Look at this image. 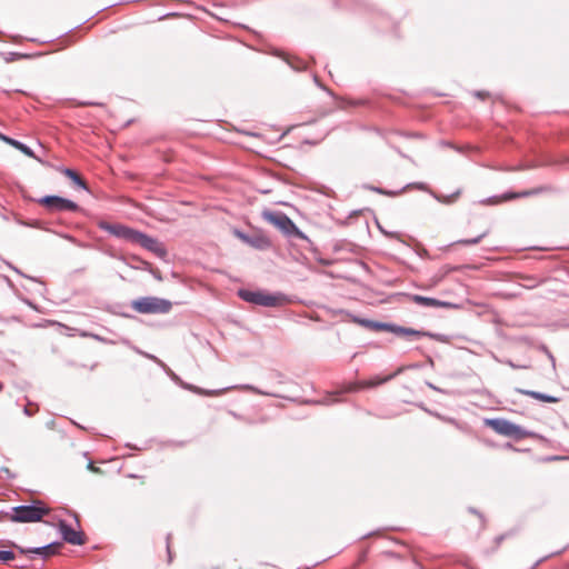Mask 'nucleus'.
I'll return each instance as SVG.
<instances>
[{"mask_svg":"<svg viewBox=\"0 0 569 569\" xmlns=\"http://www.w3.org/2000/svg\"><path fill=\"white\" fill-rule=\"evenodd\" d=\"M521 392L533 398V399L540 400L542 402L556 403L559 401V399L557 397L547 396V395L536 392V391H521Z\"/></svg>","mask_w":569,"mask_h":569,"instance_id":"nucleus-17","label":"nucleus"},{"mask_svg":"<svg viewBox=\"0 0 569 569\" xmlns=\"http://www.w3.org/2000/svg\"><path fill=\"white\" fill-rule=\"evenodd\" d=\"M533 192L532 191H526V192H522V193H511L509 196H506L505 199H513V198H517V197H526V196H529V194H532Z\"/></svg>","mask_w":569,"mask_h":569,"instance_id":"nucleus-26","label":"nucleus"},{"mask_svg":"<svg viewBox=\"0 0 569 569\" xmlns=\"http://www.w3.org/2000/svg\"><path fill=\"white\" fill-rule=\"evenodd\" d=\"M101 228L107 230L109 233L126 239L130 242L133 241L134 234L137 230L128 228L122 224H110V223H101Z\"/></svg>","mask_w":569,"mask_h":569,"instance_id":"nucleus-9","label":"nucleus"},{"mask_svg":"<svg viewBox=\"0 0 569 569\" xmlns=\"http://www.w3.org/2000/svg\"><path fill=\"white\" fill-rule=\"evenodd\" d=\"M355 322L361 325L365 328L375 330V331H389L390 323L375 322L371 320L357 319Z\"/></svg>","mask_w":569,"mask_h":569,"instance_id":"nucleus-13","label":"nucleus"},{"mask_svg":"<svg viewBox=\"0 0 569 569\" xmlns=\"http://www.w3.org/2000/svg\"><path fill=\"white\" fill-rule=\"evenodd\" d=\"M389 331L402 337H420L423 335L421 331L416 329L405 328L396 325H390Z\"/></svg>","mask_w":569,"mask_h":569,"instance_id":"nucleus-14","label":"nucleus"},{"mask_svg":"<svg viewBox=\"0 0 569 569\" xmlns=\"http://www.w3.org/2000/svg\"><path fill=\"white\" fill-rule=\"evenodd\" d=\"M485 425L501 436L515 439H522L527 436V432L520 426L506 419H486Z\"/></svg>","mask_w":569,"mask_h":569,"instance_id":"nucleus-4","label":"nucleus"},{"mask_svg":"<svg viewBox=\"0 0 569 569\" xmlns=\"http://www.w3.org/2000/svg\"><path fill=\"white\" fill-rule=\"evenodd\" d=\"M171 306L170 301L157 297H142L131 303L132 309L140 313H167Z\"/></svg>","mask_w":569,"mask_h":569,"instance_id":"nucleus-2","label":"nucleus"},{"mask_svg":"<svg viewBox=\"0 0 569 569\" xmlns=\"http://www.w3.org/2000/svg\"><path fill=\"white\" fill-rule=\"evenodd\" d=\"M167 551H168V562L170 563L172 561L171 548H170V537L167 538Z\"/></svg>","mask_w":569,"mask_h":569,"instance_id":"nucleus-27","label":"nucleus"},{"mask_svg":"<svg viewBox=\"0 0 569 569\" xmlns=\"http://www.w3.org/2000/svg\"><path fill=\"white\" fill-rule=\"evenodd\" d=\"M0 139H1V140H3V141H6V142H7V143H9V144H10V140H12L11 138H8V137L3 136L2 133H1Z\"/></svg>","mask_w":569,"mask_h":569,"instance_id":"nucleus-29","label":"nucleus"},{"mask_svg":"<svg viewBox=\"0 0 569 569\" xmlns=\"http://www.w3.org/2000/svg\"><path fill=\"white\" fill-rule=\"evenodd\" d=\"M16 559V553L10 550H0V561L3 563H9L10 561Z\"/></svg>","mask_w":569,"mask_h":569,"instance_id":"nucleus-23","label":"nucleus"},{"mask_svg":"<svg viewBox=\"0 0 569 569\" xmlns=\"http://www.w3.org/2000/svg\"><path fill=\"white\" fill-rule=\"evenodd\" d=\"M452 271V268H450L449 266H443L442 268H440L433 276L432 278L430 279V283H429V287H435L437 286L440 281H442V279L449 274L450 272Z\"/></svg>","mask_w":569,"mask_h":569,"instance_id":"nucleus-16","label":"nucleus"},{"mask_svg":"<svg viewBox=\"0 0 569 569\" xmlns=\"http://www.w3.org/2000/svg\"><path fill=\"white\" fill-rule=\"evenodd\" d=\"M87 469L93 473H98V475L102 473V470L99 467L94 466V463L92 461H89Z\"/></svg>","mask_w":569,"mask_h":569,"instance_id":"nucleus-25","label":"nucleus"},{"mask_svg":"<svg viewBox=\"0 0 569 569\" xmlns=\"http://www.w3.org/2000/svg\"><path fill=\"white\" fill-rule=\"evenodd\" d=\"M11 546L17 549L19 551V553L21 555H26V553H34V555H39L43 558H48L52 555H56L59 549L62 547V543L61 542H54V543H50L48 546H43V547H39V548H29V549H26V548H22L16 543H12L11 542Z\"/></svg>","mask_w":569,"mask_h":569,"instance_id":"nucleus-7","label":"nucleus"},{"mask_svg":"<svg viewBox=\"0 0 569 569\" xmlns=\"http://www.w3.org/2000/svg\"><path fill=\"white\" fill-rule=\"evenodd\" d=\"M94 103H91V102H82V103H79L78 106H93Z\"/></svg>","mask_w":569,"mask_h":569,"instance_id":"nucleus-30","label":"nucleus"},{"mask_svg":"<svg viewBox=\"0 0 569 569\" xmlns=\"http://www.w3.org/2000/svg\"><path fill=\"white\" fill-rule=\"evenodd\" d=\"M148 250L161 258L167 254L166 248L157 239L154 240V244H151Z\"/></svg>","mask_w":569,"mask_h":569,"instance_id":"nucleus-20","label":"nucleus"},{"mask_svg":"<svg viewBox=\"0 0 569 569\" xmlns=\"http://www.w3.org/2000/svg\"><path fill=\"white\" fill-rule=\"evenodd\" d=\"M140 479H141V481H140V482H141V485H144V483H146V481H144L143 477H140Z\"/></svg>","mask_w":569,"mask_h":569,"instance_id":"nucleus-31","label":"nucleus"},{"mask_svg":"<svg viewBox=\"0 0 569 569\" xmlns=\"http://www.w3.org/2000/svg\"><path fill=\"white\" fill-rule=\"evenodd\" d=\"M10 144L12 147H14L16 149L22 151L24 154L29 156V157H32L33 153L32 151L30 150V148H28L26 144L17 141V140H10Z\"/></svg>","mask_w":569,"mask_h":569,"instance_id":"nucleus-22","label":"nucleus"},{"mask_svg":"<svg viewBox=\"0 0 569 569\" xmlns=\"http://www.w3.org/2000/svg\"><path fill=\"white\" fill-rule=\"evenodd\" d=\"M62 172L66 177L71 179L76 184L87 189V184H86L84 180L74 170L63 169Z\"/></svg>","mask_w":569,"mask_h":569,"instance_id":"nucleus-18","label":"nucleus"},{"mask_svg":"<svg viewBox=\"0 0 569 569\" xmlns=\"http://www.w3.org/2000/svg\"><path fill=\"white\" fill-rule=\"evenodd\" d=\"M487 233H488V231L486 230L475 238L459 240L458 243L466 244V246L477 244L481 241L482 238H485L487 236Z\"/></svg>","mask_w":569,"mask_h":569,"instance_id":"nucleus-21","label":"nucleus"},{"mask_svg":"<svg viewBox=\"0 0 569 569\" xmlns=\"http://www.w3.org/2000/svg\"><path fill=\"white\" fill-rule=\"evenodd\" d=\"M237 234H238V237H239L241 240H243V241H246V242H249V239H248V237H247V236L242 234L241 232H237Z\"/></svg>","mask_w":569,"mask_h":569,"instance_id":"nucleus-28","label":"nucleus"},{"mask_svg":"<svg viewBox=\"0 0 569 569\" xmlns=\"http://www.w3.org/2000/svg\"><path fill=\"white\" fill-rule=\"evenodd\" d=\"M395 375H391V376H388V377H385V378H381V379H370L368 381H363V382H360V383H357L352 387H349V391H355V390H359V389H362V388H372V387H377L388 380H390Z\"/></svg>","mask_w":569,"mask_h":569,"instance_id":"nucleus-12","label":"nucleus"},{"mask_svg":"<svg viewBox=\"0 0 569 569\" xmlns=\"http://www.w3.org/2000/svg\"><path fill=\"white\" fill-rule=\"evenodd\" d=\"M38 202L50 212L79 210V206L76 202L58 196H46L39 199Z\"/></svg>","mask_w":569,"mask_h":569,"instance_id":"nucleus-5","label":"nucleus"},{"mask_svg":"<svg viewBox=\"0 0 569 569\" xmlns=\"http://www.w3.org/2000/svg\"><path fill=\"white\" fill-rule=\"evenodd\" d=\"M60 532L63 537V540L68 543L82 546L86 543L84 533L82 531H77L68 526L66 522L61 521L59 523Z\"/></svg>","mask_w":569,"mask_h":569,"instance_id":"nucleus-8","label":"nucleus"},{"mask_svg":"<svg viewBox=\"0 0 569 569\" xmlns=\"http://www.w3.org/2000/svg\"><path fill=\"white\" fill-rule=\"evenodd\" d=\"M410 300L417 305L425 306V307L439 308V307H448L449 306V303H447V302H442L440 300L419 296V295L411 296Z\"/></svg>","mask_w":569,"mask_h":569,"instance_id":"nucleus-11","label":"nucleus"},{"mask_svg":"<svg viewBox=\"0 0 569 569\" xmlns=\"http://www.w3.org/2000/svg\"><path fill=\"white\" fill-rule=\"evenodd\" d=\"M48 513L49 509L42 502H37L34 505L14 507L10 519L14 522H36L40 521Z\"/></svg>","mask_w":569,"mask_h":569,"instance_id":"nucleus-1","label":"nucleus"},{"mask_svg":"<svg viewBox=\"0 0 569 569\" xmlns=\"http://www.w3.org/2000/svg\"><path fill=\"white\" fill-rule=\"evenodd\" d=\"M288 63L292 69H295L297 71H302L308 68V62L300 58H290L288 60Z\"/></svg>","mask_w":569,"mask_h":569,"instance_id":"nucleus-19","label":"nucleus"},{"mask_svg":"<svg viewBox=\"0 0 569 569\" xmlns=\"http://www.w3.org/2000/svg\"><path fill=\"white\" fill-rule=\"evenodd\" d=\"M240 297L248 301L260 306L272 307L279 302V298L274 296H270L263 292H254L248 290H241L239 292Z\"/></svg>","mask_w":569,"mask_h":569,"instance_id":"nucleus-6","label":"nucleus"},{"mask_svg":"<svg viewBox=\"0 0 569 569\" xmlns=\"http://www.w3.org/2000/svg\"><path fill=\"white\" fill-rule=\"evenodd\" d=\"M263 218L287 236H295L299 239H307L305 233L301 232L293 223V221L284 213L267 211L263 212Z\"/></svg>","mask_w":569,"mask_h":569,"instance_id":"nucleus-3","label":"nucleus"},{"mask_svg":"<svg viewBox=\"0 0 569 569\" xmlns=\"http://www.w3.org/2000/svg\"><path fill=\"white\" fill-rule=\"evenodd\" d=\"M191 390L198 395H201V396H216L218 395V392L216 391H209V390H204V389H201V388H191Z\"/></svg>","mask_w":569,"mask_h":569,"instance_id":"nucleus-24","label":"nucleus"},{"mask_svg":"<svg viewBox=\"0 0 569 569\" xmlns=\"http://www.w3.org/2000/svg\"><path fill=\"white\" fill-rule=\"evenodd\" d=\"M154 238L149 237L148 234L142 233L140 231H137L132 243L140 244L141 247L148 250L151 244H154Z\"/></svg>","mask_w":569,"mask_h":569,"instance_id":"nucleus-15","label":"nucleus"},{"mask_svg":"<svg viewBox=\"0 0 569 569\" xmlns=\"http://www.w3.org/2000/svg\"><path fill=\"white\" fill-rule=\"evenodd\" d=\"M461 526L466 530L473 529L480 531L485 527V520L480 513L469 511L461 518Z\"/></svg>","mask_w":569,"mask_h":569,"instance_id":"nucleus-10","label":"nucleus"}]
</instances>
